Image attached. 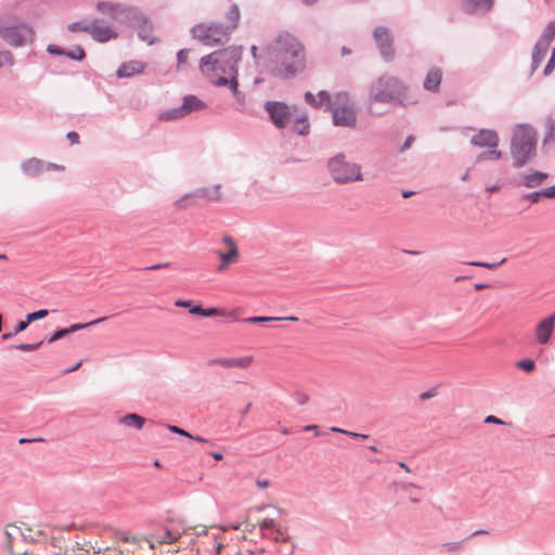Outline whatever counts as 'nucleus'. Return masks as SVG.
Wrapping results in <instances>:
<instances>
[{
  "label": "nucleus",
  "mask_w": 555,
  "mask_h": 555,
  "mask_svg": "<svg viewBox=\"0 0 555 555\" xmlns=\"http://www.w3.org/2000/svg\"><path fill=\"white\" fill-rule=\"evenodd\" d=\"M42 345V341H39L37 344H21L17 345L15 348L22 351H34L37 350Z\"/></svg>",
  "instance_id": "a18cd8bd"
},
{
  "label": "nucleus",
  "mask_w": 555,
  "mask_h": 555,
  "mask_svg": "<svg viewBox=\"0 0 555 555\" xmlns=\"http://www.w3.org/2000/svg\"><path fill=\"white\" fill-rule=\"evenodd\" d=\"M242 53L241 47L217 50L199 60V69L215 86H228V76L237 74V63L242 59Z\"/></svg>",
  "instance_id": "f257e3e1"
},
{
  "label": "nucleus",
  "mask_w": 555,
  "mask_h": 555,
  "mask_svg": "<svg viewBox=\"0 0 555 555\" xmlns=\"http://www.w3.org/2000/svg\"><path fill=\"white\" fill-rule=\"evenodd\" d=\"M234 98L238 102L241 108H244L245 107V96H244V94L241 91H238L237 94H234Z\"/></svg>",
  "instance_id": "4d7b16f0"
},
{
  "label": "nucleus",
  "mask_w": 555,
  "mask_h": 555,
  "mask_svg": "<svg viewBox=\"0 0 555 555\" xmlns=\"http://www.w3.org/2000/svg\"><path fill=\"white\" fill-rule=\"evenodd\" d=\"M516 367L527 372L531 373L535 369V363L531 359H522L515 363Z\"/></svg>",
  "instance_id": "e433bc0d"
},
{
  "label": "nucleus",
  "mask_w": 555,
  "mask_h": 555,
  "mask_svg": "<svg viewBox=\"0 0 555 555\" xmlns=\"http://www.w3.org/2000/svg\"><path fill=\"white\" fill-rule=\"evenodd\" d=\"M499 141V134L491 129H481L470 139L473 145L485 149L498 147Z\"/></svg>",
  "instance_id": "a211bd4d"
},
{
  "label": "nucleus",
  "mask_w": 555,
  "mask_h": 555,
  "mask_svg": "<svg viewBox=\"0 0 555 555\" xmlns=\"http://www.w3.org/2000/svg\"><path fill=\"white\" fill-rule=\"evenodd\" d=\"M118 8H119L118 5L109 3V2H99L96 4L98 11H100L101 13L109 14V15H114L117 12Z\"/></svg>",
  "instance_id": "c9c22d12"
},
{
  "label": "nucleus",
  "mask_w": 555,
  "mask_h": 555,
  "mask_svg": "<svg viewBox=\"0 0 555 555\" xmlns=\"http://www.w3.org/2000/svg\"><path fill=\"white\" fill-rule=\"evenodd\" d=\"M554 39H555V22H550L545 26L540 39L538 40L537 44L534 46V49L532 52V69L533 70L539 67L541 62L547 55V52H548Z\"/></svg>",
  "instance_id": "9b49d317"
},
{
  "label": "nucleus",
  "mask_w": 555,
  "mask_h": 555,
  "mask_svg": "<svg viewBox=\"0 0 555 555\" xmlns=\"http://www.w3.org/2000/svg\"><path fill=\"white\" fill-rule=\"evenodd\" d=\"M331 430L334 433H340V434L347 435V436L356 438V439H367L369 438V436L365 434L349 431V430L341 429L338 427H332Z\"/></svg>",
  "instance_id": "ea45409f"
},
{
  "label": "nucleus",
  "mask_w": 555,
  "mask_h": 555,
  "mask_svg": "<svg viewBox=\"0 0 555 555\" xmlns=\"http://www.w3.org/2000/svg\"><path fill=\"white\" fill-rule=\"evenodd\" d=\"M305 101L317 108L321 107L323 104L328 105L333 112V121L335 126L349 128L356 126V113L349 103L347 93L339 92L332 96L327 91H320L318 95H313L311 92H306Z\"/></svg>",
  "instance_id": "7ed1b4c3"
},
{
  "label": "nucleus",
  "mask_w": 555,
  "mask_h": 555,
  "mask_svg": "<svg viewBox=\"0 0 555 555\" xmlns=\"http://www.w3.org/2000/svg\"><path fill=\"white\" fill-rule=\"evenodd\" d=\"M275 76L289 78L305 68L306 57L302 44L292 35L282 34L275 42Z\"/></svg>",
  "instance_id": "f03ea898"
},
{
  "label": "nucleus",
  "mask_w": 555,
  "mask_h": 555,
  "mask_svg": "<svg viewBox=\"0 0 555 555\" xmlns=\"http://www.w3.org/2000/svg\"><path fill=\"white\" fill-rule=\"evenodd\" d=\"M373 38L384 60L391 61L396 54L391 30L385 26H377L373 30Z\"/></svg>",
  "instance_id": "f8f14e48"
},
{
  "label": "nucleus",
  "mask_w": 555,
  "mask_h": 555,
  "mask_svg": "<svg viewBox=\"0 0 555 555\" xmlns=\"http://www.w3.org/2000/svg\"><path fill=\"white\" fill-rule=\"evenodd\" d=\"M120 544L127 555H154V543L144 537L126 538Z\"/></svg>",
  "instance_id": "ddd939ff"
},
{
  "label": "nucleus",
  "mask_w": 555,
  "mask_h": 555,
  "mask_svg": "<svg viewBox=\"0 0 555 555\" xmlns=\"http://www.w3.org/2000/svg\"><path fill=\"white\" fill-rule=\"evenodd\" d=\"M95 555H127L121 544L117 547H106L103 552H95Z\"/></svg>",
  "instance_id": "4c0bfd02"
},
{
  "label": "nucleus",
  "mask_w": 555,
  "mask_h": 555,
  "mask_svg": "<svg viewBox=\"0 0 555 555\" xmlns=\"http://www.w3.org/2000/svg\"><path fill=\"white\" fill-rule=\"evenodd\" d=\"M91 24H83L80 22H75L68 25V30L72 33L77 31H86L90 34Z\"/></svg>",
  "instance_id": "58836bf2"
},
{
  "label": "nucleus",
  "mask_w": 555,
  "mask_h": 555,
  "mask_svg": "<svg viewBox=\"0 0 555 555\" xmlns=\"http://www.w3.org/2000/svg\"><path fill=\"white\" fill-rule=\"evenodd\" d=\"M308 400H309V397L307 395H305V393L298 395V402L300 404H306L308 402Z\"/></svg>",
  "instance_id": "338daca9"
},
{
  "label": "nucleus",
  "mask_w": 555,
  "mask_h": 555,
  "mask_svg": "<svg viewBox=\"0 0 555 555\" xmlns=\"http://www.w3.org/2000/svg\"><path fill=\"white\" fill-rule=\"evenodd\" d=\"M47 537V533L39 526H29L22 522L20 526L9 525L5 528V538L9 552L15 550H25L24 542L36 543L41 542Z\"/></svg>",
  "instance_id": "39448f33"
},
{
  "label": "nucleus",
  "mask_w": 555,
  "mask_h": 555,
  "mask_svg": "<svg viewBox=\"0 0 555 555\" xmlns=\"http://www.w3.org/2000/svg\"><path fill=\"white\" fill-rule=\"evenodd\" d=\"M197 197H202L207 202H220L223 197L221 184L208 185L195 190Z\"/></svg>",
  "instance_id": "b1692460"
},
{
  "label": "nucleus",
  "mask_w": 555,
  "mask_h": 555,
  "mask_svg": "<svg viewBox=\"0 0 555 555\" xmlns=\"http://www.w3.org/2000/svg\"><path fill=\"white\" fill-rule=\"evenodd\" d=\"M105 318H100V319H96L94 321H91L89 323H86V324H81V323H76V324H73L72 326H69L68 328H63V330H60V331H56L50 338H49V343L52 344L61 338H63L64 336H66L67 334L69 333H74L76 331H79V330H82L87 326H90V325H93V324H98L102 321H104Z\"/></svg>",
  "instance_id": "bb28decb"
},
{
  "label": "nucleus",
  "mask_w": 555,
  "mask_h": 555,
  "mask_svg": "<svg viewBox=\"0 0 555 555\" xmlns=\"http://www.w3.org/2000/svg\"><path fill=\"white\" fill-rule=\"evenodd\" d=\"M240 16L241 14L238 7L236 4H232L225 14L228 24L224 26L227 29H229L230 33H232L237 27Z\"/></svg>",
  "instance_id": "c85d7f7f"
},
{
  "label": "nucleus",
  "mask_w": 555,
  "mask_h": 555,
  "mask_svg": "<svg viewBox=\"0 0 555 555\" xmlns=\"http://www.w3.org/2000/svg\"><path fill=\"white\" fill-rule=\"evenodd\" d=\"M547 173H544V172H533V173H529V175H526L524 177V184L527 186V188H535L540 184H542L546 179H547Z\"/></svg>",
  "instance_id": "7c9ffc66"
},
{
  "label": "nucleus",
  "mask_w": 555,
  "mask_h": 555,
  "mask_svg": "<svg viewBox=\"0 0 555 555\" xmlns=\"http://www.w3.org/2000/svg\"><path fill=\"white\" fill-rule=\"evenodd\" d=\"M195 197H197V195L195 194V191L193 193L182 195L181 197H179L178 199H176L173 202L175 209L181 211V210H185V209L194 206Z\"/></svg>",
  "instance_id": "c756f323"
},
{
  "label": "nucleus",
  "mask_w": 555,
  "mask_h": 555,
  "mask_svg": "<svg viewBox=\"0 0 555 555\" xmlns=\"http://www.w3.org/2000/svg\"><path fill=\"white\" fill-rule=\"evenodd\" d=\"M278 320H288V321H298L297 317H287V318H272V317H251L246 319V322L257 324V323H264L269 321H278Z\"/></svg>",
  "instance_id": "72a5a7b5"
},
{
  "label": "nucleus",
  "mask_w": 555,
  "mask_h": 555,
  "mask_svg": "<svg viewBox=\"0 0 555 555\" xmlns=\"http://www.w3.org/2000/svg\"><path fill=\"white\" fill-rule=\"evenodd\" d=\"M413 141H414V138H413L412 135H409V137L406 138V140H405V142H404V144H403V146H402V149H401V150H402V151L408 150V149L411 146V144H412V142H413Z\"/></svg>",
  "instance_id": "69168bd1"
},
{
  "label": "nucleus",
  "mask_w": 555,
  "mask_h": 555,
  "mask_svg": "<svg viewBox=\"0 0 555 555\" xmlns=\"http://www.w3.org/2000/svg\"><path fill=\"white\" fill-rule=\"evenodd\" d=\"M119 423L135 429H141L145 424V418L135 413H129L119 420Z\"/></svg>",
  "instance_id": "cd10ccee"
},
{
  "label": "nucleus",
  "mask_w": 555,
  "mask_h": 555,
  "mask_svg": "<svg viewBox=\"0 0 555 555\" xmlns=\"http://www.w3.org/2000/svg\"><path fill=\"white\" fill-rule=\"evenodd\" d=\"M144 69L145 64L143 62L133 60L121 64L118 67L116 75L118 78H130L134 75L142 74Z\"/></svg>",
  "instance_id": "412c9836"
},
{
  "label": "nucleus",
  "mask_w": 555,
  "mask_h": 555,
  "mask_svg": "<svg viewBox=\"0 0 555 555\" xmlns=\"http://www.w3.org/2000/svg\"><path fill=\"white\" fill-rule=\"evenodd\" d=\"M406 91V86L399 78L383 76L376 83L374 100L382 103H403Z\"/></svg>",
  "instance_id": "0eeeda50"
},
{
  "label": "nucleus",
  "mask_w": 555,
  "mask_h": 555,
  "mask_svg": "<svg viewBox=\"0 0 555 555\" xmlns=\"http://www.w3.org/2000/svg\"><path fill=\"white\" fill-rule=\"evenodd\" d=\"M555 312L538 322L534 330L535 339L541 345H546L554 332Z\"/></svg>",
  "instance_id": "f3484780"
},
{
  "label": "nucleus",
  "mask_w": 555,
  "mask_h": 555,
  "mask_svg": "<svg viewBox=\"0 0 555 555\" xmlns=\"http://www.w3.org/2000/svg\"><path fill=\"white\" fill-rule=\"evenodd\" d=\"M190 312L192 314H199V315H203V312H204V308H202L201 306H192L191 309H190Z\"/></svg>",
  "instance_id": "bf43d9fd"
},
{
  "label": "nucleus",
  "mask_w": 555,
  "mask_h": 555,
  "mask_svg": "<svg viewBox=\"0 0 555 555\" xmlns=\"http://www.w3.org/2000/svg\"><path fill=\"white\" fill-rule=\"evenodd\" d=\"M503 156V153L498 147H490L488 151L480 153L476 162L481 163L486 160H499Z\"/></svg>",
  "instance_id": "2f4dec72"
},
{
  "label": "nucleus",
  "mask_w": 555,
  "mask_h": 555,
  "mask_svg": "<svg viewBox=\"0 0 555 555\" xmlns=\"http://www.w3.org/2000/svg\"><path fill=\"white\" fill-rule=\"evenodd\" d=\"M222 244L225 246V249L217 251L221 259L218 271H224L231 263L236 262L238 258L237 245L231 236H224Z\"/></svg>",
  "instance_id": "4468645a"
},
{
  "label": "nucleus",
  "mask_w": 555,
  "mask_h": 555,
  "mask_svg": "<svg viewBox=\"0 0 555 555\" xmlns=\"http://www.w3.org/2000/svg\"><path fill=\"white\" fill-rule=\"evenodd\" d=\"M67 55L74 60H82L85 57V52L81 48H77L75 53H67Z\"/></svg>",
  "instance_id": "864d4df0"
},
{
  "label": "nucleus",
  "mask_w": 555,
  "mask_h": 555,
  "mask_svg": "<svg viewBox=\"0 0 555 555\" xmlns=\"http://www.w3.org/2000/svg\"><path fill=\"white\" fill-rule=\"evenodd\" d=\"M182 117H184V115H177V108L164 112L160 115V119H163V120H173V119H179Z\"/></svg>",
  "instance_id": "37998d69"
},
{
  "label": "nucleus",
  "mask_w": 555,
  "mask_h": 555,
  "mask_svg": "<svg viewBox=\"0 0 555 555\" xmlns=\"http://www.w3.org/2000/svg\"><path fill=\"white\" fill-rule=\"evenodd\" d=\"M191 33L194 39L208 47L227 42L231 34L229 29L220 24L207 23H199L195 25Z\"/></svg>",
  "instance_id": "6e6552de"
},
{
  "label": "nucleus",
  "mask_w": 555,
  "mask_h": 555,
  "mask_svg": "<svg viewBox=\"0 0 555 555\" xmlns=\"http://www.w3.org/2000/svg\"><path fill=\"white\" fill-rule=\"evenodd\" d=\"M441 80H442L441 69L440 68H431L426 74V77L423 82V87L427 91L438 92Z\"/></svg>",
  "instance_id": "a878e982"
},
{
  "label": "nucleus",
  "mask_w": 555,
  "mask_h": 555,
  "mask_svg": "<svg viewBox=\"0 0 555 555\" xmlns=\"http://www.w3.org/2000/svg\"><path fill=\"white\" fill-rule=\"evenodd\" d=\"M486 423L503 424V421L493 415H489L486 417Z\"/></svg>",
  "instance_id": "0e129e2a"
},
{
  "label": "nucleus",
  "mask_w": 555,
  "mask_h": 555,
  "mask_svg": "<svg viewBox=\"0 0 555 555\" xmlns=\"http://www.w3.org/2000/svg\"><path fill=\"white\" fill-rule=\"evenodd\" d=\"M5 64H13V55L9 51H0V67Z\"/></svg>",
  "instance_id": "c03bdc74"
},
{
  "label": "nucleus",
  "mask_w": 555,
  "mask_h": 555,
  "mask_svg": "<svg viewBox=\"0 0 555 555\" xmlns=\"http://www.w3.org/2000/svg\"><path fill=\"white\" fill-rule=\"evenodd\" d=\"M289 125H292V130L294 132L300 135L308 134L310 129L308 114L298 108L297 112H295Z\"/></svg>",
  "instance_id": "aec40b11"
},
{
  "label": "nucleus",
  "mask_w": 555,
  "mask_h": 555,
  "mask_svg": "<svg viewBox=\"0 0 555 555\" xmlns=\"http://www.w3.org/2000/svg\"><path fill=\"white\" fill-rule=\"evenodd\" d=\"M215 315H225L222 310L217 308L204 309L203 317H215Z\"/></svg>",
  "instance_id": "de8ad7c7"
},
{
  "label": "nucleus",
  "mask_w": 555,
  "mask_h": 555,
  "mask_svg": "<svg viewBox=\"0 0 555 555\" xmlns=\"http://www.w3.org/2000/svg\"><path fill=\"white\" fill-rule=\"evenodd\" d=\"M542 196L541 191L533 192L529 195H527V198L530 199L532 203L539 202L540 197Z\"/></svg>",
  "instance_id": "6e6d98bb"
},
{
  "label": "nucleus",
  "mask_w": 555,
  "mask_h": 555,
  "mask_svg": "<svg viewBox=\"0 0 555 555\" xmlns=\"http://www.w3.org/2000/svg\"><path fill=\"white\" fill-rule=\"evenodd\" d=\"M175 305H176L177 307H181V308H190V309H191V307H192L191 301H189V300H181V299H180V300H177V301L175 302Z\"/></svg>",
  "instance_id": "13d9d810"
},
{
  "label": "nucleus",
  "mask_w": 555,
  "mask_h": 555,
  "mask_svg": "<svg viewBox=\"0 0 555 555\" xmlns=\"http://www.w3.org/2000/svg\"><path fill=\"white\" fill-rule=\"evenodd\" d=\"M304 430H306V431H310V430H311V431H314V435H315V436H319V435H320V433H319V426H318V425H307V426H305Z\"/></svg>",
  "instance_id": "052dcab7"
},
{
  "label": "nucleus",
  "mask_w": 555,
  "mask_h": 555,
  "mask_svg": "<svg viewBox=\"0 0 555 555\" xmlns=\"http://www.w3.org/2000/svg\"><path fill=\"white\" fill-rule=\"evenodd\" d=\"M180 535L178 530H166L165 534L158 535V543H171L176 541Z\"/></svg>",
  "instance_id": "f704fd0d"
},
{
  "label": "nucleus",
  "mask_w": 555,
  "mask_h": 555,
  "mask_svg": "<svg viewBox=\"0 0 555 555\" xmlns=\"http://www.w3.org/2000/svg\"><path fill=\"white\" fill-rule=\"evenodd\" d=\"M467 264L475 266V267H481V268H488V269H495L499 263H489V262H481V261H470V262H467Z\"/></svg>",
  "instance_id": "09e8293b"
},
{
  "label": "nucleus",
  "mask_w": 555,
  "mask_h": 555,
  "mask_svg": "<svg viewBox=\"0 0 555 555\" xmlns=\"http://www.w3.org/2000/svg\"><path fill=\"white\" fill-rule=\"evenodd\" d=\"M206 107V104L195 95H186L183 103L177 108V115H189L192 112H198Z\"/></svg>",
  "instance_id": "4be33fe9"
},
{
  "label": "nucleus",
  "mask_w": 555,
  "mask_h": 555,
  "mask_svg": "<svg viewBox=\"0 0 555 555\" xmlns=\"http://www.w3.org/2000/svg\"><path fill=\"white\" fill-rule=\"evenodd\" d=\"M67 139L70 141L72 144L79 143V135L75 131H70L67 133Z\"/></svg>",
  "instance_id": "5fc2aeb1"
},
{
  "label": "nucleus",
  "mask_w": 555,
  "mask_h": 555,
  "mask_svg": "<svg viewBox=\"0 0 555 555\" xmlns=\"http://www.w3.org/2000/svg\"><path fill=\"white\" fill-rule=\"evenodd\" d=\"M52 54H63L64 52L56 46H49L47 49Z\"/></svg>",
  "instance_id": "e2e57ef3"
},
{
  "label": "nucleus",
  "mask_w": 555,
  "mask_h": 555,
  "mask_svg": "<svg viewBox=\"0 0 555 555\" xmlns=\"http://www.w3.org/2000/svg\"><path fill=\"white\" fill-rule=\"evenodd\" d=\"M90 35L99 42H106L117 37L114 29L99 21L91 23Z\"/></svg>",
  "instance_id": "6ab92c4d"
},
{
  "label": "nucleus",
  "mask_w": 555,
  "mask_h": 555,
  "mask_svg": "<svg viewBox=\"0 0 555 555\" xmlns=\"http://www.w3.org/2000/svg\"><path fill=\"white\" fill-rule=\"evenodd\" d=\"M488 287H489V285L483 284V283H477V284H475V289H476V291H482V289H486V288H488Z\"/></svg>",
  "instance_id": "774afa93"
},
{
  "label": "nucleus",
  "mask_w": 555,
  "mask_h": 555,
  "mask_svg": "<svg viewBox=\"0 0 555 555\" xmlns=\"http://www.w3.org/2000/svg\"><path fill=\"white\" fill-rule=\"evenodd\" d=\"M168 429H169L171 433L179 434V435H181V436L192 437V435H191V434H189V433H188V431H185L184 429L179 428L178 426H175V425H169V426H168Z\"/></svg>",
  "instance_id": "8fccbe9b"
},
{
  "label": "nucleus",
  "mask_w": 555,
  "mask_h": 555,
  "mask_svg": "<svg viewBox=\"0 0 555 555\" xmlns=\"http://www.w3.org/2000/svg\"><path fill=\"white\" fill-rule=\"evenodd\" d=\"M64 544V539L59 537H53L50 542V546L53 548L50 552L51 555H89L90 551L89 547H92L90 543H86L83 545L76 544V546L72 547L70 550H65L64 553H62ZM93 555H95V552H93Z\"/></svg>",
  "instance_id": "2eb2a0df"
},
{
  "label": "nucleus",
  "mask_w": 555,
  "mask_h": 555,
  "mask_svg": "<svg viewBox=\"0 0 555 555\" xmlns=\"http://www.w3.org/2000/svg\"><path fill=\"white\" fill-rule=\"evenodd\" d=\"M29 323L30 322H27V319L25 321H20L15 326L14 334L25 331L27 328V326L29 325Z\"/></svg>",
  "instance_id": "603ef678"
},
{
  "label": "nucleus",
  "mask_w": 555,
  "mask_h": 555,
  "mask_svg": "<svg viewBox=\"0 0 555 555\" xmlns=\"http://www.w3.org/2000/svg\"><path fill=\"white\" fill-rule=\"evenodd\" d=\"M463 5L469 14L486 13L491 10L493 0H463Z\"/></svg>",
  "instance_id": "393cba45"
},
{
  "label": "nucleus",
  "mask_w": 555,
  "mask_h": 555,
  "mask_svg": "<svg viewBox=\"0 0 555 555\" xmlns=\"http://www.w3.org/2000/svg\"><path fill=\"white\" fill-rule=\"evenodd\" d=\"M225 546V537L222 533L215 535L212 547L210 550L211 555H221Z\"/></svg>",
  "instance_id": "473e14b6"
},
{
  "label": "nucleus",
  "mask_w": 555,
  "mask_h": 555,
  "mask_svg": "<svg viewBox=\"0 0 555 555\" xmlns=\"http://www.w3.org/2000/svg\"><path fill=\"white\" fill-rule=\"evenodd\" d=\"M297 109V106H289L284 102L271 101L266 103V111L278 128L287 127Z\"/></svg>",
  "instance_id": "9d476101"
},
{
  "label": "nucleus",
  "mask_w": 555,
  "mask_h": 555,
  "mask_svg": "<svg viewBox=\"0 0 555 555\" xmlns=\"http://www.w3.org/2000/svg\"><path fill=\"white\" fill-rule=\"evenodd\" d=\"M0 37L8 44L18 48L34 40V31L25 24H0Z\"/></svg>",
  "instance_id": "1a4fd4ad"
},
{
  "label": "nucleus",
  "mask_w": 555,
  "mask_h": 555,
  "mask_svg": "<svg viewBox=\"0 0 555 555\" xmlns=\"http://www.w3.org/2000/svg\"><path fill=\"white\" fill-rule=\"evenodd\" d=\"M535 132L527 125H518L514 129L511 152L515 159V166L526 164L534 156Z\"/></svg>",
  "instance_id": "20e7f679"
},
{
  "label": "nucleus",
  "mask_w": 555,
  "mask_h": 555,
  "mask_svg": "<svg viewBox=\"0 0 555 555\" xmlns=\"http://www.w3.org/2000/svg\"><path fill=\"white\" fill-rule=\"evenodd\" d=\"M259 527L262 535L268 539H272L275 542L288 541L286 529L276 526L272 519H263L261 522H259Z\"/></svg>",
  "instance_id": "dca6fc26"
},
{
  "label": "nucleus",
  "mask_w": 555,
  "mask_h": 555,
  "mask_svg": "<svg viewBox=\"0 0 555 555\" xmlns=\"http://www.w3.org/2000/svg\"><path fill=\"white\" fill-rule=\"evenodd\" d=\"M11 555H34L31 553H29L27 550H15V547L13 548V551L10 552Z\"/></svg>",
  "instance_id": "680f3d73"
},
{
  "label": "nucleus",
  "mask_w": 555,
  "mask_h": 555,
  "mask_svg": "<svg viewBox=\"0 0 555 555\" xmlns=\"http://www.w3.org/2000/svg\"><path fill=\"white\" fill-rule=\"evenodd\" d=\"M48 310L46 309H41V310H38V311H35V312H31V313H28L26 317H27V322H34L36 320H40V319H43L48 315Z\"/></svg>",
  "instance_id": "79ce46f5"
},
{
  "label": "nucleus",
  "mask_w": 555,
  "mask_h": 555,
  "mask_svg": "<svg viewBox=\"0 0 555 555\" xmlns=\"http://www.w3.org/2000/svg\"><path fill=\"white\" fill-rule=\"evenodd\" d=\"M542 196L547 198L555 197V185L541 190Z\"/></svg>",
  "instance_id": "3c124183"
},
{
  "label": "nucleus",
  "mask_w": 555,
  "mask_h": 555,
  "mask_svg": "<svg viewBox=\"0 0 555 555\" xmlns=\"http://www.w3.org/2000/svg\"><path fill=\"white\" fill-rule=\"evenodd\" d=\"M189 55H190L189 49H182L177 53L178 69H180L183 65H185L188 63Z\"/></svg>",
  "instance_id": "a19ab883"
},
{
  "label": "nucleus",
  "mask_w": 555,
  "mask_h": 555,
  "mask_svg": "<svg viewBox=\"0 0 555 555\" xmlns=\"http://www.w3.org/2000/svg\"><path fill=\"white\" fill-rule=\"evenodd\" d=\"M253 362L254 358L251 356H245L241 358H220L215 361L216 364L227 369H247L253 364Z\"/></svg>",
  "instance_id": "5701e85b"
},
{
  "label": "nucleus",
  "mask_w": 555,
  "mask_h": 555,
  "mask_svg": "<svg viewBox=\"0 0 555 555\" xmlns=\"http://www.w3.org/2000/svg\"><path fill=\"white\" fill-rule=\"evenodd\" d=\"M331 177L337 183H351L362 181V167L359 164L348 162L344 154L332 157L327 163Z\"/></svg>",
  "instance_id": "423d86ee"
},
{
  "label": "nucleus",
  "mask_w": 555,
  "mask_h": 555,
  "mask_svg": "<svg viewBox=\"0 0 555 555\" xmlns=\"http://www.w3.org/2000/svg\"><path fill=\"white\" fill-rule=\"evenodd\" d=\"M230 85V89L234 94H237L238 93V80H237V74H233L229 77V83Z\"/></svg>",
  "instance_id": "49530a36"
}]
</instances>
